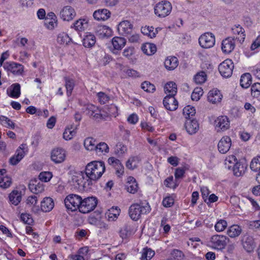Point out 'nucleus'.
<instances>
[{
  "label": "nucleus",
  "instance_id": "obj_1",
  "mask_svg": "<svg viewBox=\"0 0 260 260\" xmlns=\"http://www.w3.org/2000/svg\"><path fill=\"white\" fill-rule=\"evenodd\" d=\"M105 171V166L103 161H93L86 166L85 174L90 182L96 181L101 177Z\"/></svg>",
  "mask_w": 260,
  "mask_h": 260
},
{
  "label": "nucleus",
  "instance_id": "obj_2",
  "mask_svg": "<svg viewBox=\"0 0 260 260\" xmlns=\"http://www.w3.org/2000/svg\"><path fill=\"white\" fill-rule=\"evenodd\" d=\"M150 210V207L148 203L144 205L134 204L129 207L128 213L133 220L137 221L141 217L142 214L149 213Z\"/></svg>",
  "mask_w": 260,
  "mask_h": 260
},
{
  "label": "nucleus",
  "instance_id": "obj_3",
  "mask_svg": "<svg viewBox=\"0 0 260 260\" xmlns=\"http://www.w3.org/2000/svg\"><path fill=\"white\" fill-rule=\"evenodd\" d=\"M98 204V200L94 197H88L82 199L79 206V211L85 214L93 211Z\"/></svg>",
  "mask_w": 260,
  "mask_h": 260
},
{
  "label": "nucleus",
  "instance_id": "obj_4",
  "mask_svg": "<svg viewBox=\"0 0 260 260\" xmlns=\"http://www.w3.org/2000/svg\"><path fill=\"white\" fill-rule=\"evenodd\" d=\"M154 13L160 18L168 16L172 9L171 4L167 1L158 3L154 7Z\"/></svg>",
  "mask_w": 260,
  "mask_h": 260
},
{
  "label": "nucleus",
  "instance_id": "obj_5",
  "mask_svg": "<svg viewBox=\"0 0 260 260\" xmlns=\"http://www.w3.org/2000/svg\"><path fill=\"white\" fill-rule=\"evenodd\" d=\"M82 198L76 194H70L66 197L64 202L66 208L71 211L79 210Z\"/></svg>",
  "mask_w": 260,
  "mask_h": 260
},
{
  "label": "nucleus",
  "instance_id": "obj_6",
  "mask_svg": "<svg viewBox=\"0 0 260 260\" xmlns=\"http://www.w3.org/2000/svg\"><path fill=\"white\" fill-rule=\"evenodd\" d=\"M234 67L232 60L227 59L219 65L218 70L222 76L229 77L232 75Z\"/></svg>",
  "mask_w": 260,
  "mask_h": 260
},
{
  "label": "nucleus",
  "instance_id": "obj_7",
  "mask_svg": "<svg viewBox=\"0 0 260 260\" xmlns=\"http://www.w3.org/2000/svg\"><path fill=\"white\" fill-rule=\"evenodd\" d=\"M199 42L202 48H210L214 45L215 39L213 34L206 32L201 36L199 39Z\"/></svg>",
  "mask_w": 260,
  "mask_h": 260
},
{
  "label": "nucleus",
  "instance_id": "obj_8",
  "mask_svg": "<svg viewBox=\"0 0 260 260\" xmlns=\"http://www.w3.org/2000/svg\"><path fill=\"white\" fill-rule=\"evenodd\" d=\"M228 240L229 239L225 236L215 235L211 237L210 243L213 247L221 250L225 247Z\"/></svg>",
  "mask_w": 260,
  "mask_h": 260
},
{
  "label": "nucleus",
  "instance_id": "obj_9",
  "mask_svg": "<svg viewBox=\"0 0 260 260\" xmlns=\"http://www.w3.org/2000/svg\"><path fill=\"white\" fill-rule=\"evenodd\" d=\"M28 148L25 144H21L17 149L15 154L10 159V163L12 165L17 164L27 152Z\"/></svg>",
  "mask_w": 260,
  "mask_h": 260
},
{
  "label": "nucleus",
  "instance_id": "obj_10",
  "mask_svg": "<svg viewBox=\"0 0 260 260\" xmlns=\"http://www.w3.org/2000/svg\"><path fill=\"white\" fill-rule=\"evenodd\" d=\"M3 67L5 70L16 75L21 74L23 71V67L21 64L13 61L5 62Z\"/></svg>",
  "mask_w": 260,
  "mask_h": 260
},
{
  "label": "nucleus",
  "instance_id": "obj_11",
  "mask_svg": "<svg viewBox=\"0 0 260 260\" xmlns=\"http://www.w3.org/2000/svg\"><path fill=\"white\" fill-rule=\"evenodd\" d=\"M232 145L231 138L227 136L223 137L218 144V149L222 154L226 153L230 150Z\"/></svg>",
  "mask_w": 260,
  "mask_h": 260
},
{
  "label": "nucleus",
  "instance_id": "obj_12",
  "mask_svg": "<svg viewBox=\"0 0 260 260\" xmlns=\"http://www.w3.org/2000/svg\"><path fill=\"white\" fill-rule=\"evenodd\" d=\"M175 95H167L163 100L164 107L168 110L174 111L178 108V102Z\"/></svg>",
  "mask_w": 260,
  "mask_h": 260
},
{
  "label": "nucleus",
  "instance_id": "obj_13",
  "mask_svg": "<svg viewBox=\"0 0 260 260\" xmlns=\"http://www.w3.org/2000/svg\"><path fill=\"white\" fill-rule=\"evenodd\" d=\"M235 47V39L228 37L224 39L221 44V49L223 53L229 54L231 53Z\"/></svg>",
  "mask_w": 260,
  "mask_h": 260
},
{
  "label": "nucleus",
  "instance_id": "obj_14",
  "mask_svg": "<svg viewBox=\"0 0 260 260\" xmlns=\"http://www.w3.org/2000/svg\"><path fill=\"white\" fill-rule=\"evenodd\" d=\"M133 26L131 22L127 20L121 22L118 26L119 33L123 36L131 34L133 30Z\"/></svg>",
  "mask_w": 260,
  "mask_h": 260
},
{
  "label": "nucleus",
  "instance_id": "obj_15",
  "mask_svg": "<svg viewBox=\"0 0 260 260\" xmlns=\"http://www.w3.org/2000/svg\"><path fill=\"white\" fill-rule=\"evenodd\" d=\"M36 178H34V186L35 185V191H34V200L35 201V204L39 199H42L43 198L41 193L44 190V186L42 182L39 181Z\"/></svg>",
  "mask_w": 260,
  "mask_h": 260
},
{
  "label": "nucleus",
  "instance_id": "obj_16",
  "mask_svg": "<svg viewBox=\"0 0 260 260\" xmlns=\"http://www.w3.org/2000/svg\"><path fill=\"white\" fill-rule=\"evenodd\" d=\"M61 18L64 21L72 20L76 16L74 9L71 6L64 7L60 13Z\"/></svg>",
  "mask_w": 260,
  "mask_h": 260
},
{
  "label": "nucleus",
  "instance_id": "obj_17",
  "mask_svg": "<svg viewBox=\"0 0 260 260\" xmlns=\"http://www.w3.org/2000/svg\"><path fill=\"white\" fill-rule=\"evenodd\" d=\"M65 156L64 150L61 148L54 149L51 152V159L56 164L60 163L64 161Z\"/></svg>",
  "mask_w": 260,
  "mask_h": 260
},
{
  "label": "nucleus",
  "instance_id": "obj_18",
  "mask_svg": "<svg viewBox=\"0 0 260 260\" xmlns=\"http://www.w3.org/2000/svg\"><path fill=\"white\" fill-rule=\"evenodd\" d=\"M108 164L116 169V173L118 176L124 173V167L120 160L114 157H110L108 160Z\"/></svg>",
  "mask_w": 260,
  "mask_h": 260
},
{
  "label": "nucleus",
  "instance_id": "obj_19",
  "mask_svg": "<svg viewBox=\"0 0 260 260\" xmlns=\"http://www.w3.org/2000/svg\"><path fill=\"white\" fill-rule=\"evenodd\" d=\"M185 127L187 132L190 135L196 134L199 129V124L196 119H188L185 123Z\"/></svg>",
  "mask_w": 260,
  "mask_h": 260
},
{
  "label": "nucleus",
  "instance_id": "obj_20",
  "mask_svg": "<svg viewBox=\"0 0 260 260\" xmlns=\"http://www.w3.org/2000/svg\"><path fill=\"white\" fill-rule=\"evenodd\" d=\"M232 31L236 40L240 43L244 42L245 38V30L240 25H235L232 28Z\"/></svg>",
  "mask_w": 260,
  "mask_h": 260
},
{
  "label": "nucleus",
  "instance_id": "obj_21",
  "mask_svg": "<svg viewBox=\"0 0 260 260\" xmlns=\"http://www.w3.org/2000/svg\"><path fill=\"white\" fill-rule=\"evenodd\" d=\"M112 44L113 47V52L116 53L118 51L121 50L125 46L126 40L123 38L115 37L112 39Z\"/></svg>",
  "mask_w": 260,
  "mask_h": 260
},
{
  "label": "nucleus",
  "instance_id": "obj_22",
  "mask_svg": "<svg viewBox=\"0 0 260 260\" xmlns=\"http://www.w3.org/2000/svg\"><path fill=\"white\" fill-rule=\"evenodd\" d=\"M111 12L106 9H99L93 14L94 18L97 20H106L110 18Z\"/></svg>",
  "mask_w": 260,
  "mask_h": 260
},
{
  "label": "nucleus",
  "instance_id": "obj_23",
  "mask_svg": "<svg viewBox=\"0 0 260 260\" xmlns=\"http://www.w3.org/2000/svg\"><path fill=\"white\" fill-rule=\"evenodd\" d=\"M229 119L226 116L219 117L214 121L215 127L222 131L227 129L229 127Z\"/></svg>",
  "mask_w": 260,
  "mask_h": 260
},
{
  "label": "nucleus",
  "instance_id": "obj_24",
  "mask_svg": "<svg viewBox=\"0 0 260 260\" xmlns=\"http://www.w3.org/2000/svg\"><path fill=\"white\" fill-rule=\"evenodd\" d=\"M222 95L220 91L218 89H212L210 90L208 95L209 102L213 104L220 102L222 99Z\"/></svg>",
  "mask_w": 260,
  "mask_h": 260
},
{
  "label": "nucleus",
  "instance_id": "obj_25",
  "mask_svg": "<svg viewBox=\"0 0 260 260\" xmlns=\"http://www.w3.org/2000/svg\"><path fill=\"white\" fill-rule=\"evenodd\" d=\"M54 204L52 199L45 197L41 202V210L44 212L51 211L54 207Z\"/></svg>",
  "mask_w": 260,
  "mask_h": 260
},
{
  "label": "nucleus",
  "instance_id": "obj_26",
  "mask_svg": "<svg viewBox=\"0 0 260 260\" xmlns=\"http://www.w3.org/2000/svg\"><path fill=\"white\" fill-rule=\"evenodd\" d=\"M96 34L100 38H108L112 36V29L106 25L100 26L96 30Z\"/></svg>",
  "mask_w": 260,
  "mask_h": 260
},
{
  "label": "nucleus",
  "instance_id": "obj_27",
  "mask_svg": "<svg viewBox=\"0 0 260 260\" xmlns=\"http://www.w3.org/2000/svg\"><path fill=\"white\" fill-rule=\"evenodd\" d=\"M164 65L168 70H173L178 66V59L175 56H168L165 60Z\"/></svg>",
  "mask_w": 260,
  "mask_h": 260
},
{
  "label": "nucleus",
  "instance_id": "obj_28",
  "mask_svg": "<svg viewBox=\"0 0 260 260\" xmlns=\"http://www.w3.org/2000/svg\"><path fill=\"white\" fill-rule=\"evenodd\" d=\"M8 95L13 98H18L20 95V85L19 83L12 84L7 90Z\"/></svg>",
  "mask_w": 260,
  "mask_h": 260
},
{
  "label": "nucleus",
  "instance_id": "obj_29",
  "mask_svg": "<svg viewBox=\"0 0 260 260\" xmlns=\"http://www.w3.org/2000/svg\"><path fill=\"white\" fill-rule=\"evenodd\" d=\"M126 188L128 192L131 193H135L138 191V184L133 177H129L126 183Z\"/></svg>",
  "mask_w": 260,
  "mask_h": 260
},
{
  "label": "nucleus",
  "instance_id": "obj_30",
  "mask_svg": "<svg viewBox=\"0 0 260 260\" xmlns=\"http://www.w3.org/2000/svg\"><path fill=\"white\" fill-rule=\"evenodd\" d=\"M86 112L87 115L95 119H98L101 117L98 107L93 105H87L86 107Z\"/></svg>",
  "mask_w": 260,
  "mask_h": 260
},
{
  "label": "nucleus",
  "instance_id": "obj_31",
  "mask_svg": "<svg viewBox=\"0 0 260 260\" xmlns=\"http://www.w3.org/2000/svg\"><path fill=\"white\" fill-rule=\"evenodd\" d=\"M244 248L248 252L251 251L254 245L252 238L249 236H244L242 240Z\"/></svg>",
  "mask_w": 260,
  "mask_h": 260
},
{
  "label": "nucleus",
  "instance_id": "obj_32",
  "mask_svg": "<svg viewBox=\"0 0 260 260\" xmlns=\"http://www.w3.org/2000/svg\"><path fill=\"white\" fill-rule=\"evenodd\" d=\"M120 210L117 207H112L106 213V217L109 221L115 220L119 215Z\"/></svg>",
  "mask_w": 260,
  "mask_h": 260
},
{
  "label": "nucleus",
  "instance_id": "obj_33",
  "mask_svg": "<svg viewBox=\"0 0 260 260\" xmlns=\"http://www.w3.org/2000/svg\"><path fill=\"white\" fill-rule=\"evenodd\" d=\"M143 52L147 55H152L156 51V46L154 44L145 43L142 46Z\"/></svg>",
  "mask_w": 260,
  "mask_h": 260
},
{
  "label": "nucleus",
  "instance_id": "obj_34",
  "mask_svg": "<svg viewBox=\"0 0 260 260\" xmlns=\"http://www.w3.org/2000/svg\"><path fill=\"white\" fill-rule=\"evenodd\" d=\"M10 202L14 205H17L21 200V193L17 190H13L9 194Z\"/></svg>",
  "mask_w": 260,
  "mask_h": 260
},
{
  "label": "nucleus",
  "instance_id": "obj_35",
  "mask_svg": "<svg viewBox=\"0 0 260 260\" xmlns=\"http://www.w3.org/2000/svg\"><path fill=\"white\" fill-rule=\"evenodd\" d=\"M87 23L88 21L85 19H79L71 25V28H74L76 30L82 31L84 30L87 26Z\"/></svg>",
  "mask_w": 260,
  "mask_h": 260
},
{
  "label": "nucleus",
  "instance_id": "obj_36",
  "mask_svg": "<svg viewBox=\"0 0 260 260\" xmlns=\"http://www.w3.org/2000/svg\"><path fill=\"white\" fill-rule=\"evenodd\" d=\"M246 168V167L240 162H236L232 168L234 175L237 177L242 176L245 173Z\"/></svg>",
  "mask_w": 260,
  "mask_h": 260
},
{
  "label": "nucleus",
  "instance_id": "obj_37",
  "mask_svg": "<svg viewBox=\"0 0 260 260\" xmlns=\"http://www.w3.org/2000/svg\"><path fill=\"white\" fill-rule=\"evenodd\" d=\"M252 83V78L249 73H246L242 75L240 79V85L244 88H247L250 86Z\"/></svg>",
  "mask_w": 260,
  "mask_h": 260
},
{
  "label": "nucleus",
  "instance_id": "obj_38",
  "mask_svg": "<svg viewBox=\"0 0 260 260\" xmlns=\"http://www.w3.org/2000/svg\"><path fill=\"white\" fill-rule=\"evenodd\" d=\"M185 172L184 168H178L176 169L175 172V183L174 187H177L179 184V180L183 178Z\"/></svg>",
  "mask_w": 260,
  "mask_h": 260
},
{
  "label": "nucleus",
  "instance_id": "obj_39",
  "mask_svg": "<svg viewBox=\"0 0 260 260\" xmlns=\"http://www.w3.org/2000/svg\"><path fill=\"white\" fill-rule=\"evenodd\" d=\"M166 93L168 95H175L177 93V85L174 82H169L167 83L164 87Z\"/></svg>",
  "mask_w": 260,
  "mask_h": 260
},
{
  "label": "nucleus",
  "instance_id": "obj_40",
  "mask_svg": "<svg viewBox=\"0 0 260 260\" xmlns=\"http://www.w3.org/2000/svg\"><path fill=\"white\" fill-rule=\"evenodd\" d=\"M207 74L204 71L198 72L193 77V81L197 84H202L207 80Z\"/></svg>",
  "mask_w": 260,
  "mask_h": 260
},
{
  "label": "nucleus",
  "instance_id": "obj_41",
  "mask_svg": "<svg viewBox=\"0 0 260 260\" xmlns=\"http://www.w3.org/2000/svg\"><path fill=\"white\" fill-rule=\"evenodd\" d=\"M83 45L85 47H91L95 43V37L93 35H87L83 39Z\"/></svg>",
  "mask_w": 260,
  "mask_h": 260
},
{
  "label": "nucleus",
  "instance_id": "obj_42",
  "mask_svg": "<svg viewBox=\"0 0 260 260\" xmlns=\"http://www.w3.org/2000/svg\"><path fill=\"white\" fill-rule=\"evenodd\" d=\"M97 144L95 140L90 137L85 139L84 142V147L89 151L95 150Z\"/></svg>",
  "mask_w": 260,
  "mask_h": 260
},
{
  "label": "nucleus",
  "instance_id": "obj_43",
  "mask_svg": "<svg viewBox=\"0 0 260 260\" xmlns=\"http://www.w3.org/2000/svg\"><path fill=\"white\" fill-rule=\"evenodd\" d=\"M66 84L65 86L67 89V94L68 96H70L72 94V90L75 86L74 80L68 77L64 78Z\"/></svg>",
  "mask_w": 260,
  "mask_h": 260
},
{
  "label": "nucleus",
  "instance_id": "obj_44",
  "mask_svg": "<svg viewBox=\"0 0 260 260\" xmlns=\"http://www.w3.org/2000/svg\"><path fill=\"white\" fill-rule=\"evenodd\" d=\"M242 229L238 225H233L231 226L227 231L228 235L232 238L238 236L241 233Z\"/></svg>",
  "mask_w": 260,
  "mask_h": 260
},
{
  "label": "nucleus",
  "instance_id": "obj_45",
  "mask_svg": "<svg viewBox=\"0 0 260 260\" xmlns=\"http://www.w3.org/2000/svg\"><path fill=\"white\" fill-rule=\"evenodd\" d=\"M132 229L130 224H125L119 231V234L122 239H126L131 234Z\"/></svg>",
  "mask_w": 260,
  "mask_h": 260
},
{
  "label": "nucleus",
  "instance_id": "obj_46",
  "mask_svg": "<svg viewBox=\"0 0 260 260\" xmlns=\"http://www.w3.org/2000/svg\"><path fill=\"white\" fill-rule=\"evenodd\" d=\"M196 114L194 107L188 105L184 108L183 110V114L186 119H189L191 116H193Z\"/></svg>",
  "mask_w": 260,
  "mask_h": 260
},
{
  "label": "nucleus",
  "instance_id": "obj_47",
  "mask_svg": "<svg viewBox=\"0 0 260 260\" xmlns=\"http://www.w3.org/2000/svg\"><path fill=\"white\" fill-rule=\"evenodd\" d=\"M0 121L2 124L5 127L12 129H14L15 127V123L6 116H0Z\"/></svg>",
  "mask_w": 260,
  "mask_h": 260
},
{
  "label": "nucleus",
  "instance_id": "obj_48",
  "mask_svg": "<svg viewBox=\"0 0 260 260\" xmlns=\"http://www.w3.org/2000/svg\"><path fill=\"white\" fill-rule=\"evenodd\" d=\"M155 254V252L150 248H144L141 256L142 260H150Z\"/></svg>",
  "mask_w": 260,
  "mask_h": 260
},
{
  "label": "nucleus",
  "instance_id": "obj_49",
  "mask_svg": "<svg viewBox=\"0 0 260 260\" xmlns=\"http://www.w3.org/2000/svg\"><path fill=\"white\" fill-rule=\"evenodd\" d=\"M71 41V38L65 32L60 33L57 38V41L60 44H68Z\"/></svg>",
  "mask_w": 260,
  "mask_h": 260
},
{
  "label": "nucleus",
  "instance_id": "obj_50",
  "mask_svg": "<svg viewBox=\"0 0 260 260\" xmlns=\"http://www.w3.org/2000/svg\"><path fill=\"white\" fill-rule=\"evenodd\" d=\"M141 88L147 92H153L155 90L154 85L147 81L142 83Z\"/></svg>",
  "mask_w": 260,
  "mask_h": 260
},
{
  "label": "nucleus",
  "instance_id": "obj_51",
  "mask_svg": "<svg viewBox=\"0 0 260 260\" xmlns=\"http://www.w3.org/2000/svg\"><path fill=\"white\" fill-rule=\"evenodd\" d=\"M127 151V147L122 143H118L115 148V153L118 156L122 155Z\"/></svg>",
  "mask_w": 260,
  "mask_h": 260
},
{
  "label": "nucleus",
  "instance_id": "obj_52",
  "mask_svg": "<svg viewBox=\"0 0 260 260\" xmlns=\"http://www.w3.org/2000/svg\"><path fill=\"white\" fill-rule=\"evenodd\" d=\"M83 174V172L82 171L76 172L75 175L72 176V182L77 183L78 185H81L84 179Z\"/></svg>",
  "mask_w": 260,
  "mask_h": 260
},
{
  "label": "nucleus",
  "instance_id": "obj_53",
  "mask_svg": "<svg viewBox=\"0 0 260 260\" xmlns=\"http://www.w3.org/2000/svg\"><path fill=\"white\" fill-rule=\"evenodd\" d=\"M53 175L50 172H42L39 175V179L41 182H47L50 180Z\"/></svg>",
  "mask_w": 260,
  "mask_h": 260
},
{
  "label": "nucleus",
  "instance_id": "obj_54",
  "mask_svg": "<svg viewBox=\"0 0 260 260\" xmlns=\"http://www.w3.org/2000/svg\"><path fill=\"white\" fill-rule=\"evenodd\" d=\"M12 184V179L8 176L2 178L0 180V187L6 189L9 187Z\"/></svg>",
  "mask_w": 260,
  "mask_h": 260
},
{
  "label": "nucleus",
  "instance_id": "obj_55",
  "mask_svg": "<svg viewBox=\"0 0 260 260\" xmlns=\"http://www.w3.org/2000/svg\"><path fill=\"white\" fill-rule=\"evenodd\" d=\"M237 162V159L236 156L234 155H231L225 159V165L227 168L231 169Z\"/></svg>",
  "mask_w": 260,
  "mask_h": 260
},
{
  "label": "nucleus",
  "instance_id": "obj_56",
  "mask_svg": "<svg viewBox=\"0 0 260 260\" xmlns=\"http://www.w3.org/2000/svg\"><path fill=\"white\" fill-rule=\"evenodd\" d=\"M227 222L225 220L220 219L215 224V229L217 232H222L227 227Z\"/></svg>",
  "mask_w": 260,
  "mask_h": 260
},
{
  "label": "nucleus",
  "instance_id": "obj_57",
  "mask_svg": "<svg viewBox=\"0 0 260 260\" xmlns=\"http://www.w3.org/2000/svg\"><path fill=\"white\" fill-rule=\"evenodd\" d=\"M250 168L254 172L260 170V157L254 158L252 160L250 164Z\"/></svg>",
  "mask_w": 260,
  "mask_h": 260
},
{
  "label": "nucleus",
  "instance_id": "obj_58",
  "mask_svg": "<svg viewBox=\"0 0 260 260\" xmlns=\"http://www.w3.org/2000/svg\"><path fill=\"white\" fill-rule=\"evenodd\" d=\"M251 95L254 98H257L260 95V83H255L251 86Z\"/></svg>",
  "mask_w": 260,
  "mask_h": 260
},
{
  "label": "nucleus",
  "instance_id": "obj_59",
  "mask_svg": "<svg viewBox=\"0 0 260 260\" xmlns=\"http://www.w3.org/2000/svg\"><path fill=\"white\" fill-rule=\"evenodd\" d=\"M95 151L96 153L98 152H108L109 147L108 145L105 142H100L97 144Z\"/></svg>",
  "mask_w": 260,
  "mask_h": 260
},
{
  "label": "nucleus",
  "instance_id": "obj_60",
  "mask_svg": "<svg viewBox=\"0 0 260 260\" xmlns=\"http://www.w3.org/2000/svg\"><path fill=\"white\" fill-rule=\"evenodd\" d=\"M97 96L99 102L101 104H105L108 103L110 100L109 96L103 92H99L97 93Z\"/></svg>",
  "mask_w": 260,
  "mask_h": 260
},
{
  "label": "nucleus",
  "instance_id": "obj_61",
  "mask_svg": "<svg viewBox=\"0 0 260 260\" xmlns=\"http://www.w3.org/2000/svg\"><path fill=\"white\" fill-rule=\"evenodd\" d=\"M44 25L48 29H53L57 26V20L55 19H45Z\"/></svg>",
  "mask_w": 260,
  "mask_h": 260
},
{
  "label": "nucleus",
  "instance_id": "obj_62",
  "mask_svg": "<svg viewBox=\"0 0 260 260\" xmlns=\"http://www.w3.org/2000/svg\"><path fill=\"white\" fill-rule=\"evenodd\" d=\"M71 128H66L63 134V138L66 140H71L73 137L76 134L75 129L71 130Z\"/></svg>",
  "mask_w": 260,
  "mask_h": 260
},
{
  "label": "nucleus",
  "instance_id": "obj_63",
  "mask_svg": "<svg viewBox=\"0 0 260 260\" xmlns=\"http://www.w3.org/2000/svg\"><path fill=\"white\" fill-rule=\"evenodd\" d=\"M138 157L137 156H133V157H130L128 160L127 161H126V167L128 169H130V170H134L136 167V165H133V163L136 160L138 159Z\"/></svg>",
  "mask_w": 260,
  "mask_h": 260
},
{
  "label": "nucleus",
  "instance_id": "obj_64",
  "mask_svg": "<svg viewBox=\"0 0 260 260\" xmlns=\"http://www.w3.org/2000/svg\"><path fill=\"white\" fill-rule=\"evenodd\" d=\"M21 220L26 224H31L32 223V218L31 215L28 214H22L21 215Z\"/></svg>",
  "mask_w": 260,
  "mask_h": 260
}]
</instances>
